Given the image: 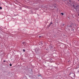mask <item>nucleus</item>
Masks as SVG:
<instances>
[{"mask_svg": "<svg viewBox=\"0 0 79 79\" xmlns=\"http://www.w3.org/2000/svg\"><path fill=\"white\" fill-rule=\"evenodd\" d=\"M62 25H63V26H64V24H63Z\"/></svg>", "mask_w": 79, "mask_h": 79, "instance_id": "obj_10", "label": "nucleus"}, {"mask_svg": "<svg viewBox=\"0 0 79 79\" xmlns=\"http://www.w3.org/2000/svg\"><path fill=\"white\" fill-rule=\"evenodd\" d=\"M10 66H12V65L11 64H10Z\"/></svg>", "mask_w": 79, "mask_h": 79, "instance_id": "obj_6", "label": "nucleus"}, {"mask_svg": "<svg viewBox=\"0 0 79 79\" xmlns=\"http://www.w3.org/2000/svg\"><path fill=\"white\" fill-rule=\"evenodd\" d=\"M22 44H23V45L24 46H25L26 45V42H23L22 43Z\"/></svg>", "mask_w": 79, "mask_h": 79, "instance_id": "obj_1", "label": "nucleus"}, {"mask_svg": "<svg viewBox=\"0 0 79 79\" xmlns=\"http://www.w3.org/2000/svg\"><path fill=\"white\" fill-rule=\"evenodd\" d=\"M0 10H2V7H0Z\"/></svg>", "mask_w": 79, "mask_h": 79, "instance_id": "obj_4", "label": "nucleus"}, {"mask_svg": "<svg viewBox=\"0 0 79 79\" xmlns=\"http://www.w3.org/2000/svg\"><path fill=\"white\" fill-rule=\"evenodd\" d=\"M35 52H38V49L37 48L36 49V50H35Z\"/></svg>", "mask_w": 79, "mask_h": 79, "instance_id": "obj_2", "label": "nucleus"}, {"mask_svg": "<svg viewBox=\"0 0 79 79\" xmlns=\"http://www.w3.org/2000/svg\"><path fill=\"white\" fill-rule=\"evenodd\" d=\"M3 62H4V63H5V62H6V60H3Z\"/></svg>", "mask_w": 79, "mask_h": 79, "instance_id": "obj_7", "label": "nucleus"}, {"mask_svg": "<svg viewBox=\"0 0 79 79\" xmlns=\"http://www.w3.org/2000/svg\"><path fill=\"white\" fill-rule=\"evenodd\" d=\"M52 24V22H51V23H50V25H51V24Z\"/></svg>", "mask_w": 79, "mask_h": 79, "instance_id": "obj_8", "label": "nucleus"}, {"mask_svg": "<svg viewBox=\"0 0 79 79\" xmlns=\"http://www.w3.org/2000/svg\"><path fill=\"white\" fill-rule=\"evenodd\" d=\"M61 15H64V14L63 13H61Z\"/></svg>", "mask_w": 79, "mask_h": 79, "instance_id": "obj_5", "label": "nucleus"}, {"mask_svg": "<svg viewBox=\"0 0 79 79\" xmlns=\"http://www.w3.org/2000/svg\"><path fill=\"white\" fill-rule=\"evenodd\" d=\"M23 52H25V49H23Z\"/></svg>", "mask_w": 79, "mask_h": 79, "instance_id": "obj_9", "label": "nucleus"}, {"mask_svg": "<svg viewBox=\"0 0 79 79\" xmlns=\"http://www.w3.org/2000/svg\"><path fill=\"white\" fill-rule=\"evenodd\" d=\"M78 16H79V14L78 15Z\"/></svg>", "mask_w": 79, "mask_h": 79, "instance_id": "obj_11", "label": "nucleus"}, {"mask_svg": "<svg viewBox=\"0 0 79 79\" xmlns=\"http://www.w3.org/2000/svg\"><path fill=\"white\" fill-rule=\"evenodd\" d=\"M42 36H39V38H42Z\"/></svg>", "mask_w": 79, "mask_h": 79, "instance_id": "obj_3", "label": "nucleus"}]
</instances>
